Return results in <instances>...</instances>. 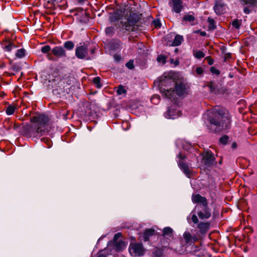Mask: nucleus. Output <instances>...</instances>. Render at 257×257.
Returning <instances> with one entry per match:
<instances>
[{"mask_svg":"<svg viewBox=\"0 0 257 257\" xmlns=\"http://www.w3.org/2000/svg\"><path fill=\"white\" fill-rule=\"evenodd\" d=\"M209 122V129L211 132L218 133L227 129L230 124V117L225 114L224 110L219 108H214L205 114Z\"/></svg>","mask_w":257,"mask_h":257,"instance_id":"f257e3e1","label":"nucleus"},{"mask_svg":"<svg viewBox=\"0 0 257 257\" xmlns=\"http://www.w3.org/2000/svg\"><path fill=\"white\" fill-rule=\"evenodd\" d=\"M34 123L29 127V135L33 137H40L48 133L47 123L48 117L44 114H36L31 118Z\"/></svg>","mask_w":257,"mask_h":257,"instance_id":"f03ea898","label":"nucleus"},{"mask_svg":"<svg viewBox=\"0 0 257 257\" xmlns=\"http://www.w3.org/2000/svg\"><path fill=\"white\" fill-rule=\"evenodd\" d=\"M192 201L194 203H197L194 209L197 210V214L200 219H207L211 216V209L208 205L207 199L199 194H193Z\"/></svg>","mask_w":257,"mask_h":257,"instance_id":"7ed1b4c3","label":"nucleus"},{"mask_svg":"<svg viewBox=\"0 0 257 257\" xmlns=\"http://www.w3.org/2000/svg\"><path fill=\"white\" fill-rule=\"evenodd\" d=\"M154 83L160 87V91L163 96L168 99H174V90L171 88L169 89L164 87L175 84L174 81L170 77L162 76L159 78L158 81H156Z\"/></svg>","mask_w":257,"mask_h":257,"instance_id":"20e7f679","label":"nucleus"},{"mask_svg":"<svg viewBox=\"0 0 257 257\" xmlns=\"http://www.w3.org/2000/svg\"><path fill=\"white\" fill-rule=\"evenodd\" d=\"M139 19L140 18L137 14L130 12V14L127 15L124 21H120L119 27L126 31H135L138 29V23Z\"/></svg>","mask_w":257,"mask_h":257,"instance_id":"39448f33","label":"nucleus"},{"mask_svg":"<svg viewBox=\"0 0 257 257\" xmlns=\"http://www.w3.org/2000/svg\"><path fill=\"white\" fill-rule=\"evenodd\" d=\"M177 158H178L177 163L179 167L182 170H183L185 175L188 178H190L191 171L189 168L188 164L186 163L185 161V159L187 158L186 155L180 153L178 155Z\"/></svg>","mask_w":257,"mask_h":257,"instance_id":"423d86ee","label":"nucleus"},{"mask_svg":"<svg viewBox=\"0 0 257 257\" xmlns=\"http://www.w3.org/2000/svg\"><path fill=\"white\" fill-rule=\"evenodd\" d=\"M129 252L133 256H141L144 254L145 249L142 243H132L129 246Z\"/></svg>","mask_w":257,"mask_h":257,"instance_id":"0eeeda50","label":"nucleus"},{"mask_svg":"<svg viewBox=\"0 0 257 257\" xmlns=\"http://www.w3.org/2000/svg\"><path fill=\"white\" fill-rule=\"evenodd\" d=\"M181 114L180 107L178 104L174 103L169 107L164 115L167 118L175 119L180 116Z\"/></svg>","mask_w":257,"mask_h":257,"instance_id":"6e6552de","label":"nucleus"},{"mask_svg":"<svg viewBox=\"0 0 257 257\" xmlns=\"http://www.w3.org/2000/svg\"><path fill=\"white\" fill-rule=\"evenodd\" d=\"M75 56L80 59H86L90 60V57L88 56V48L86 44L77 46L75 49Z\"/></svg>","mask_w":257,"mask_h":257,"instance_id":"1a4fd4ad","label":"nucleus"},{"mask_svg":"<svg viewBox=\"0 0 257 257\" xmlns=\"http://www.w3.org/2000/svg\"><path fill=\"white\" fill-rule=\"evenodd\" d=\"M202 163L207 167H210L216 164L215 157L210 151L204 152L202 154Z\"/></svg>","mask_w":257,"mask_h":257,"instance_id":"9d476101","label":"nucleus"},{"mask_svg":"<svg viewBox=\"0 0 257 257\" xmlns=\"http://www.w3.org/2000/svg\"><path fill=\"white\" fill-rule=\"evenodd\" d=\"M51 53L56 59L66 58L67 54L66 50L62 46H55L51 50Z\"/></svg>","mask_w":257,"mask_h":257,"instance_id":"9b49d317","label":"nucleus"},{"mask_svg":"<svg viewBox=\"0 0 257 257\" xmlns=\"http://www.w3.org/2000/svg\"><path fill=\"white\" fill-rule=\"evenodd\" d=\"M175 91L179 96H182L187 92L186 85L182 81H178L175 83Z\"/></svg>","mask_w":257,"mask_h":257,"instance_id":"f8f14e48","label":"nucleus"},{"mask_svg":"<svg viewBox=\"0 0 257 257\" xmlns=\"http://www.w3.org/2000/svg\"><path fill=\"white\" fill-rule=\"evenodd\" d=\"M214 9L217 15H221L225 11V5L221 1H217Z\"/></svg>","mask_w":257,"mask_h":257,"instance_id":"ddd939ff","label":"nucleus"},{"mask_svg":"<svg viewBox=\"0 0 257 257\" xmlns=\"http://www.w3.org/2000/svg\"><path fill=\"white\" fill-rule=\"evenodd\" d=\"M111 50H116L122 48V43L118 39H112L109 44Z\"/></svg>","mask_w":257,"mask_h":257,"instance_id":"4468645a","label":"nucleus"},{"mask_svg":"<svg viewBox=\"0 0 257 257\" xmlns=\"http://www.w3.org/2000/svg\"><path fill=\"white\" fill-rule=\"evenodd\" d=\"M210 223L209 222H200L197 225V227L201 233H206L209 229Z\"/></svg>","mask_w":257,"mask_h":257,"instance_id":"2eb2a0df","label":"nucleus"},{"mask_svg":"<svg viewBox=\"0 0 257 257\" xmlns=\"http://www.w3.org/2000/svg\"><path fill=\"white\" fill-rule=\"evenodd\" d=\"M173 10L176 13L181 12L182 8V2L181 0H172Z\"/></svg>","mask_w":257,"mask_h":257,"instance_id":"dca6fc26","label":"nucleus"},{"mask_svg":"<svg viewBox=\"0 0 257 257\" xmlns=\"http://www.w3.org/2000/svg\"><path fill=\"white\" fill-rule=\"evenodd\" d=\"M16 47V46L14 44V43L9 40H6L3 44V48L7 52H10L13 48Z\"/></svg>","mask_w":257,"mask_h":257,"instance_id":"f3484780","label":"nucleus"},{"mask_svg":"<svg viewBox=\"0 0 257 257\" xmlns=\"http://www.w3.org/2000/svg\"><path fill=\"white\" fill-rule=\"evenodd\" d=\"M114 249L116 251H120L125 246L124 241L121 240L113 241Z\"/></svg>","mask_w":257,"mask_h":257,"instance_id":"a211bd4d","label":"nucleus"},{"mask_svg":"<svg viewBox=\"0 0 257 257\" xmlns=\"http://www.w3.org/2000/svg\"><path fill=\"white\" fill-rule=\"evenodd\" d=\"M155 232V230L152 228L146 229L144 232L143 239L145 241L149 240V237L152 236Z\"/></svg>","mask_w":257,"mask_h":257,"instance_id":"6ab92c4d","label":"nucleus"},{"mask_svg":"<svg viewBox=\"0 0 257 257\" xmlns=\"http://www.w3.org/2000/svg\"><path fill=\"white\" fill-rule=\"evenodd\" d=\"M183 41V36L179 35H177L173 40L172 46H178L181 44Z\"/></svg>","mask_w":257,"mask_h":257,"instance_id":"aec40b11","label":"nucleus"},{"mask_svg":"<svg viewBox=\"0 0 257 257\" xmlns=\"http://www.w3.org/2000/svg\"><path fill=\"white\" fill-rule=\"evenodd\" d=\"M173 229L170 227H166L163 230V235L164 237H172L173 235Z\"/></svg>","mask_w":257,"mask_h":257,"instance_id":"412c9836","label":"nucleus"},{"mask_svg":"<svg viewBox=\"0 0 257 257\" xmlns=\"http://www.w3.org/2000/svg\"><path fill=\"white\" fill-rule=\"evenodd\" d=\"M183 237L185 239L186 243H191L194 241L192 236L189 232H185L183 234Z\"/></svg>","mask_w":257,"mask_h":257,"instance_id":"4be33fe9","label":"nucleus"},{"mask_svg":"<svg viewBox=\"0 0 257 257\" xmlns=\"http://www.w3.org/2000/svg\"><path fill=\"white\" fill-rule=\"evenodd\" d=\"M64 48L67 50H72L74 48V44L71 41H67L65 42L63 44Z\"/></svg>","mask_w":257,"mask_h":257,"instance_id":"5701e85b","label":"nucleus"},{"mask_svg":"<svg viewBox=\"0 0 257 257\" xmlns=\"http://www.w3.org/2000/svg\"><path fill=\"white\" fill-rule=\"evenodd\" d=\"M105 33L106 35L109 37H111L114 34V29L113 27H108L105 28Z\"/></svg>","mask_w":257,"mask_h":257,"instance_id":"b1692460","label":"nucleus"},{"mask_svg":"<svg viewBox=\"0 0 257 257\" xmlns=\"http://www.w3.org/2000/svg\"><path fill=\"white\" fill-rule=\"evenodd\" d=\"M208 22L209 23L208 29L210 30H214L216 28L214 19L209 17L208 18Z\"/></svg>","mask_w":257,"mask_h":257,"instance_id":"393cba45","label":"nucleus"},{"mask_svg":"<svg viewBox=\"0 0 257 257\" xmlns=\"http://www.w3.org/2000/svg\"><path fill=\"white\" fill-rule=\"evenodd\" d=\"M25 52L26 50L23 48L18 49L16 53V56L19 58H23L25 55Z\"/></svg>","mask_w":257,"mask_h":257,"instance_id":"a878e982","label":"nucleus"},{"mask_svg":"<svg viewBox=\"0 0 257 257\" xmlns=\"http://www.w3.org/2000/svg\"><path fill=\"white\" fill-rule=\"evenodd\" d=\"M16 110V107L13 105H9L6 109V112L8 115L13 114Z\"/></svg>","mask_w":257,"mask_h":257,"instance_id":"bb28decb","label":"nucleus"},{"mask_svg":"<svg viewBox=\"0 0 257 257\" xmlns=\"http://www.w3.org/2000/svg\"><path fill=\"white\" fill-rule=\"evenodd\" d=\"M51 47L49 45H45L41 48V52L43 53L47 54V55L48 53H50V51L51 52Z\"/></svg>","mask_w":257,"mask_h":257,"instance_id":"cd10ccee","label":"nucleus"},{"mask_svg":"<svg viewBox=\"0 0 257 257\" xmlns=\"http://www.w3.org/2000/svg\"><path fill=\"white\" fill-rule=\"evenodd\" d=\"M241 24V21L238 20L237 19H235L232 22V25L233 27H234L235 29H238L240 28V26Z\"/></svg>","mask_w":257,"mask_h":257,"instance_id":"c85d7f7f","label":"nucleus"},{"mask_svg":"<svg viewBox=\"0 0 257 257\" xmlns=\"http://www.w3.org/2000/svg\"><path fill=\"white\" fill-rule=\"evenodd\" d=\"M93 82L97 88H100L101 87L102 85L100 83V78L99 77H96L94 78Z\"/></svg>","mask_w":257,"mask_h":257,"instance_id":"c756f323","label":"nucleus"},{"mask_svg":"<svg viewBox=\"0 0 257 257\" xmlns=\"http://www.w3.org/2000/svg\"><path fill=\"white\" fill-rule=\"evenodd\" d=\"M228 140L229 137L226 135H224L220 138L219 142L223 145H226L227 144Z\"/></svg>","mask_w":257,"mask_h":257,"instance_id":"7c9ffc66","label":"nucleus"},{"mask_svg":"<svg viewBox=\"0 0 257 257\" xmlns=\"http://www.w3.org/2000/svg\"><path fill=\"white\" fill-rule=\"evenodd\" d=\"M195 20V18L191 15H186L184 16L183 20L185 21H188L189 22H193Z\"/></svg>","mask_w":257,"mask_h":257,"instance_id":"2f4dec72","label":"nucleus"},{"mask_svg":"<svg viewBox=\"0 0 257 257\" xmlns=\"http://www.w3.org/2000/svg\"><path fill=\"white\" fill-rule=\"evenodd\" d=\"M242 5L250 4L253 5L257 3V0H240Z\"/></svg>","mask_w":257,"mask_h":257,"instance_id":"473e14b6","label":"nucleus"},{"mask_svg":"<svg viewBox=\"0 0 257 257\" xmlns=\"http://www.w3.org/2000/svg\"><path fill=\"white\" fill-rule=\"evenodd\" d=\"M116 92L118 94L121 95L125 93L126 92V90L124 89L123 86L120 85L118 86Z\"/></svg>","mask_w":257,"mask_h":257,"instance_id":"72a5a7b5","label":"nucleus"},{"mask_svg":"<svg viewBox=\"0 0 257 257\" xmlns=\"http://www.w3.org/2000/svg\"><path fill=\"white\" fill-rule=\"evenodd\" d=\"M194 56L198 59L203 58L205 56L204 53L201 51H198L194 53Z\"/></svg>","mask_w":257,"mask_h":257,"instance_id":"f704fd0d","label":"nucleus"},{"mask_svg":"<svg viewBox=\"0 0 257 257\" xmlns=\"http://www.w3.org/2000/svg\"><path fill=\"white\" fill-rule=\"evenodd\" d=\"M166 57L165 56L160 55H159L157 58V60L159 62H162L163 64L166 63Z\"/></svg>","mask_w":257,"mask_h":257,"instance_id":"c9c22d12","label":"nucleus"},{"mask_svg":"<svg viewBox=\"0 0 257 257\" xmlns=\"http://www.w3.org/2000/svg\"><path fill=\"white\" fill-rule=\"evenodd\" d=\"M225 47H223L222 49V51H223V52L224 53V60L226 61L227 59H229L231 58V54L230 53H225Z\"/></svg>","mask_w":257,"mask_h":257,"instance_id":"e433bc0d","label":"nucleus"},{"mask_svg":"<svg viewBox=\"0 0 257 257\" xmlns=\"http://www.w3.org/2000/svg\"><path fill=\"white\" fill-rule=\"evenodd\" d=\"M210 72L212 74H216L217 75L220 74V71L219 70H218V69H216L214 67H211L210 68Z\"/></svg>","mask_w":257,"mask_h":257,"instance_id":"4c0bfd02","label":"nucleus"},{"mask_svg":"<svg viewBox=\"0 0 257 257\" xmlns=\"http://www.w3.org/2000/svg\"><path fill=\"white\" fill-rule=\"evenodd\" d=\"M108 254L104 250H101L99 251L97 257H107Z\"/></svg>","mask_w":257,"mask_h":257,"instance_id":"58836bf2","label":"nucleus"},{"mask_svg":"<svg viewBox=\"0 0 257 257\" xmlns=\"http://www.w3.org/2000/svg\"><path fill=\"white\" fill-rule=\"evenodd\" d=\"M126 66L129 68L130 69H132L134 68V64H133V61L130 60L129 62L126 63L125 64Z\"/></svg>","mask_w":257,"mask_h":257,"instance_id":"ea45409f","label":"nucleus"},{"mask_svg":"<svg viewBox=\"0 0 257 257\" xmlns=\"http://www.w3.org/2000/svg\"><path fill=\"white\" fill-rule=\"evenodd\" d=\"M192 220L194 224H198L199 220L196 214H193L191 217Z\"/></svg>","mask_w":257,"mask_h":257,"instance_id":"a19ab883","label":"nucleus"},{"mask_svg":"<svg viewBox=\"0 0 257 257\" xmlns=\"http://www.w3.org/2000/svg\"><path fill=\"white\" fill-rule=\"evenodd\" d=\"M53 56L54 55H53V54H52V53L51 52L50 53H48V54L47 55V58L49 60H51V61L56 60V59L55 58H54Z\"/></svg>","mask_w":257,"mask_h":257,"instance_id":"79ce46f5","label":"nucleus"},{"mask_svg":"<svg viewBox=\"0 0 257 257\" xmlns=\"http://www.w3.org/2000/svg\"><path fill=\"white\" fill-rule=\"evenodd\" d=\"M196 73L198 75H201L203 74L204 70L201 67H198L196 69Z\"/></svg>","mask_w":257,"mask_h":257,"instance_id":"37998d69","label":"nucleus"},{"mask_svg":"<svg viewBox=\"0 0 257 257\" xmlns=\"http://www.w3.org/2000/svg\"><path fill=\"white\" fill-rule=\"evenodd\" d=\"M244 229L245 230V232L248 233H252L253 232V229L251 226L246 227Z\"/></svg>","mask_w":257,"mask_h":257,"instance_id":"c03bdc74","label":"nucleus"},{"mask_svg":"<svg viewBox=\"0 0 257 257\" xmlns=\"http://www.w3.org/2000/svg\"><path fill=\"white\" fill-rule=\"evenodd\" d=\"M121 236V234L120 233H117L115 234L113 237V241H118L119 240L118 239Z\"/></svg>","mask_w":257,"mask_h":257,"instance_id":"a18cd8bd","label":"nucleus"},{"mask_svg":"<svg viewBox=\"0 0 257 257\" xmlns=\"http://www.w3.org/2000/svg\"><path fill=\"white\" fill-rule=\"evenodd\" d=\"M161 245H162V247H167L169 245L168 241V240L162 241Z\"/></svg>","mask_w":257,"mask_h":257,"instance_id":"49530a36","label":"nucleus"},{"mask_svg":"<svg viewBox=\"0 0 257 257\" xmlns=\"http://www.w3.org/2000/svg\"><path fill=\"white\" fill-rule=\"evenodd\" d=\"M205 59L207 61L209 65H212V64H213L214 61H213V60L212 58H210V57H207L205 58Z\"/></svg>","mask_w":257,"mask_h":257,"instance_id":"de8ad7c7","label":"nucleus"},{"mask_svg":"<svg viewBox=\"0 0 257 257\" xmlns=\"http://www.w3.org/2000/svg\"><path fill=\"white\" fill-rule=\"evenodd\" d=\"M154 24L156 27H160L161 26V23L159 20L154 21Z\"/></svg>","mask_w":257,"mask_h":257,"instance_id":"09e8293b","label":"nucleus"},{"mask_svg":"<svg viewBox=\"0 0 257 257\" xmlns=\"http://www.w3.org/2000/svg\"><path fill=\"white\" fill-rule=\"evenodd\" d=\"M243 11L244 13L248 14L250 12V11L249 10V9L247 7H244L243 9Z\"/></svg>","mask_w":257,"mask_h":257,"instance_id":"8fccbe9b","label":"nucleus"},{"mask_svg":"<svg viewBox=\"0 0 257 257\" xmlns=\"http://www.w3.org/2000/svg\"><path fill=\"white\" fill-rule=\"evenodd\" d=\"M200 33V35L202 36H205L206 35V33L205 31H196L195 32V33Z\"/></svg>","mask_w":257,"mask_h":257,"instance_id":"3c124183","label":"nucleus"},{"mask_svg":"<svg viewBox=\"0 0 257 257\" xmlns=\"http://www.w3.org/2000/svg\"><path fill=\"white\" fill-rule=\"evenodd\" d=\"M12 69L13 70L16 71H18L19 70V68L16 65H13L12 66Z\"/></svg>","mask_w":257,"mask_h":257,"instance_id":"603ef678","label":"nucleus"},{"mask_svg":"<svg viewBox=\"0 0 257 257\" xmlns=\"http://www.w3.org/2000/svg\"><path fill=\"white\" fill-rule=\"evenodd\" d=\"M114 57L115 58V59L117 60H119L120 59V57L118 55H114Z\"/></svg>","mask_w":257,"mask_h":257,"instance_id":"864d4df0","label":"nucleus"},{"mask_svg":"<svg viewBox=\"0 0 257 257\" xmlns=\"http://www.w3.org/2000/svg\"><path fill=\"white\" fill-rule=\"evenodd\" d=\"M161 251H159V250H157L155 251V255H157L158 254V256L160 254H161Z\"/></svg>","mask_w":257,"mask_h":257,"instance_id":"5fc2aeb1","label":"nucleus"},{"mask_svg":"<svg viewBox=\"0 0 257 257\" xmlns=\"http://www.w3.org/2000/svg\"><path fill=\"white\" fill-rule=\"evenodd\" d=\"M174 63H175V66L178 65L179 64V61L176 60Z\"/></svg>","mask_w":257,"mask_h":257,"instance_id":"6e6d98bb","label":"nucleus"},{"mask_svg":"<svg viewBox=\"0 0 257 257\" xmlns=\"http://www.w3.org/2000/svg\"><path fill=\"white\" fill-rule=\"evenodd\" d=\"M94 49H91V53L92 54L94 53Z\"/></svg>","mask_w":257,"mask_h":257,"instance_id":"4d7b16f0","label":"nucleus"},{"mask_svg":"<svg viewBox=\"0 0 257 257\" xmlns=\"http://www.w3.org/2000/svg\"><path fill=\"white\" fill-rule=\"evenodd\" d=\"M236 144L235 143H233L232 145V148H235L236 147Z\"/></svg>","mask_w":257,"mask_h":257,"instance_id":"13d9d810","label":"nucleus"},{"mask_svg":"<svg viewBox=\"0 0 257 257\" xmlns=\"http://www.w3.org/2000/svg\"><path fill=\"white\" fill-rule=\"evenodd\" d=\"M178 48H176V49H175V50H174V52H175V53H177V52H178Z\"/></svg>","mask_w":257,"mask_h":257,"instance_id":"bf43d9fd","label":"nucleus"},{"mask_svg":"<svg viewBox=\"0 0 257 257\" xmlns=\"http://www.w3.org/2000/svg\"><path fill=\"white\" fill-rule=\"evenodd\" d=\"M155 98H156V97L154 96H153V97L152 98L151 100H152V101H154V100Z\"/></svg>","mask_w":257,"mask_h":257,"instance_id":"052dcab7","label":"nucleus"},{"mask_svg":"<svg viewBox=\"0 0 257 257\" xmlns=\"http://www.w3.org/2000/svg\"><path fill=\"white\" fill-rule=\"evenodd\" d=\"M229 76L230 78L232 77V75L231 74H229Z\"/></svg>","mask_w":257,"mask_h":257,"instance_id":"680f3d73","label":"nucleus"},{"mask_svg":"<svg viewBox=\"0 0 257 257\" xmlns=\"http://www.w3.org/2000/svg\"><path fill=\"white\" fill-rule=\"evenodd\" d=\"M221 163H222V161H220L219 162V164H221Z\"/></svg>","mask_w":257,"mask_h":257,"instance_id":"e2e57ef3","label":"nucleus"},{"mask_svg":"<svg viewBox=\"0 0 257 257\" xmlns=\"http://www.w3.org/2000/svg\"><path fill=\"white\" fill-rule=\"evenodd\" d=\"M171 62L172 63L173 62V59H171Z\"/></svg>","mask_w":257,"mask_h":257,"instance_id":"0e129e2a","label":"nucleus"}]
</instances>
